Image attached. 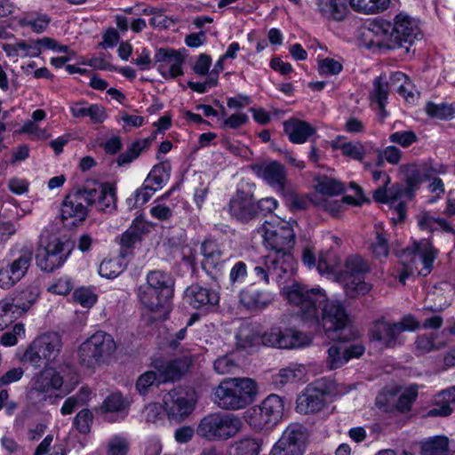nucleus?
Returning a JSON list of instances; mask_svg holds the SVG:
<instances>
[{"mask_svg":"<svg viewBox=\"0 0 455 455\" xmlns=\"http://www.w3.org/2000/svg\"><path fill=\"white\" fill-rule=\"evenodd\" d=\"M281 293L290 305L298 308V314L307 324L316 331L323 329L332 339H341L338 333L345 331L350 323L341 302L328 299L321 289H309L299 283L283 287Z\"/></svg>","mask_w":455,"mask_h":455,"instance_id":"obj_1","label":"nucleus"},{"mask_svg":"<svg viewBox=\"0 0 455 455\" xmlns=\"http://www.w3.org/2000/svg\"><path fill=\"white\" fill-rule=\"evenodd\" d=\"M317 270L321 275L338 281L349 297L364 295L371 290V285L364 281V275L370 270L369 265L359 255L348 256L341 266L333 251L322 253L317 260Z\"/></svg>","mask_w":455,"mask_h":455,"instance_id":"obj_2","label":"nucleus"},{"mask_svg":"<svg viewBox=\"0 0 455 455\" xmlns=\"http://www.w3.org/2000/svg\"><path fill=\"white\" fill-rule=\"evenodd\" d=\"M263 237L266 247L270 249L268 254H276L277 259L283 261L284 271H294L296 262L291 250L295 244V233L292 224L283 220L274 218L258 229Z\"/></svg>","mask_w":455,"mask_h":455,"instance_id":"obj_3","label":"nucleus"},{"mask_svg":"<svg viewBox=\"0 0 455 455\" xmlns=\"http://www.w3.org/2000/svg\"><path fill=\"white\" fill-rule=\"evenodd\" d=\"M191 364L192 359L188 355L172 360L155 358L150 363V370L138 377L135 387L140 395H145L154 386L180 379Z\"/></svg>","mask_w":455,"mask_h":455,"instance_id":"obj_4","label":"nucleus"},{"mask_svg":"<svg viewBox=\"0 0 455 455\" xmlns=\"http://www.w3.org/2000/svg\"><path fill=\"white\" fill-rule=\"evenodd\" d=\"M258 391L250 378L224 379L212 391V401L220 409L237 411L252 403Z\"/></svg>","mask_w":455,"mask_h":455,"instance_id":"obj_5","label":"nucleus"},{"mask_svg":"<svg viewBox=\"0 0 455 455\" xmlns=\"http://www.w3.org/2000/svg\"><path fill=\"white\" fill-rule=\"evenodd\" d=\"M34 259L33 246L16 243L5 259L0 260V289L8 291L20 283L28 273Z\"/></svg>","mask_w":455,"mask_h":455,"instance_id":"obj_6","label":"nucleus"},{"mask_svg":"<svg viewBox=\"0 0 455 455\" xmlns=\"http://www.w3.org/2000/svg\"><path fill=\"white\" fill-rule=\"evenodd\" d=\"M243 427L242 419L233 413L214 412L204 416L196 433L208 441H227L235 437Z\"/></svg>","mask_w":455,"mask_h":455,"instance_id":"obj_7","label":"nucleus"},{"mask_svg":"<svg viewBox=\"0 0 455 455\" xmlns=\"http://www.w3.org/2000/svg\"><path fill=\"white\" fill-rule=\"evenodd\" d=\"M116 350L113 337L107 332L97 331L80 345L78 359L84 366L93 368L108 363Z\"/></svg>","mask_w":455,"mask_h":455,"instance_id":"obj_8","label":"nucleus"},{"mask_svg":"<svg viewBox=\"0 0 455 455\" xmlns=\"http://www.w3.org/2000/svg\"><path fill=\"white\" fill-rule=\"evenodd\" d=\"M437 251L432 243L426 239L414 243L412 251L403 252V270L400 274L399 281L405 283L410 275L415 272L422 276L427 275L433 267Z\"/></svg>","mask_w":455,"mask_h":455,"instance_id":"obj_9","label":"nucleus"},{"mask_svg":"<svg viewBox=\"0 0 455 455\" xmlns=\"http://www.w3.org/2000/svg\"><path fill=\"white\" fill-rule=\"evenodd\" d=\"M70 253L67 242L56 235H40L36 260L43 271L51 272L61 267Z\"/></svg>","mask_w":455,"mask_h":455,"instance_id":"obj_10","label":"nucleus"},{"mask_svg":"<svg viewBox=\"0 0 455 455\" xmlns=\"http://www.w3.org/2000/svg\"><path fill=\"white\" fill-rule=\"evenodd\" d=\"M61 348V339L57 333H45L36 338L28 346L23 354L22 361L36 368L46 367L56 360Z\"/></svg>","mask_w":455,"mask_h":455,"instance_id":"obj_11","label":"nucleus"},{"mask_svg":"<svg viewBox=\"0 0 455 455\" xmlns=\"http://www.w3.org/2000/svg\"><path fill=\"white\" fill-rule=\"evenodd\" d=\"M76 378V370L71 365L45 368L34 378L30 395H36L39 400H44L49 393L60 389L64 382L75 381Z\"/></svg>","mask_w":455,"mask_h":455,"instance_id":"obj_12","label":"nucleus"},{"mask_svg":"<svg viewBox=\"0 0 455 455\" xmlns=\"http://www.w3.org/2000/svg\"><path fill=\"white\" fill-rule=\"evenodd\" d=\"M419 327V323L411 315H405L397 323H390L384 318L375 321L371 329V335L386 347H395L399 343V335L403 331H412Z\"/></svg>","mask_w":455,"mask_h":455,"instance_id":"obj_13","label":"nucleus"},{"mask_svg":"<svg viewBox=\"0 0 455 455\" xmlns=\"http://www.w3.org/2000/svg\"><path fill=\"white\" fill-rule=\"evenodd\" d=\"M2 49L9 58H36L44 50L58 52H67L68 50V46L60 45L56 40L47 36L3 44Z\"/></svg>","mask_w":455,"mask_h":455,"instance_id":"obj_14","label":"nucleus"},{"mask_svg":"<svg viewBox=\"0 0 455 455\" xmlns=\"http://www.w3.org/2000/svg\"><path fill=\"white\" fill-rule=\"evenodd\" d=\"M196 394L193 388L178 387L164 395V408L170 419L181 421L194 410Z\"/></svg>","mask_w":455,"mask_h":455,"instance_id":"obj_15","label":"nucleus"},{"mask_svg":"<svg viewBox=\"0 0 455 455\" xmlns=\"http://www.w3.org/2000/svg\"><path fill=\"white\" fill-rule=\"evenodd\" d=\"M307 434L299 424H291L273 445L269 455H304Z\"/></svg>","mask_w":455,"mask_h":455,"instance_id":"obj_16","label":"nucleus"},{"mask_svg":"<svg viewBox=\"0 0 455 455\" xmlns=\"http://www.w3.org/2000/svg\"><path fill=\"white\" fill-rule=\"evenodd\" d=\"M330 389L331 383L325 379H317L308 385L297 398V411L308 414L321 411L325 406L326 395Z\"/></svg>","mask_w":455,"mask_h":455,"instance_id":"obj_17","label":"nucleus"},{"mask_svg":"<svg viewBox=\"0 0 455 455\" xmlns=\"http://www.w3.org/2000/svg\"><path fill=\"white\" fill-rule=\"evenodd\" d=\"M84 191L68 195L61 205V219L65 226L75 227L84 222L88 214V204Z\"/></svg>","mask_w":455,"mask_h":455,"instance_id":"obj_18","label":"nucleus"},{"mask_svg":"<svg viewBox=\"0 0 455 455\" xmlns=\"http://www.w3.org/2000/svg\"><path fill=\"white\" fill-rule=\"evenodd\" d=\"M392 24V36L395 46L412 44L420 36L419 21L405 12L395 15Z\"/></svg>","mask_w":455,"mask_h":455,"instance_id":"obj_19","label":"nucleus"},{"mask_svg":"<svg viewBox=\"0 0 455 455\" xmlns=\"http://www.w3.org/2000/svg\"><path fill=\"white\" fill-rule=\"evenodd\" d=\"M258 177L262 179L279 194H284L288 187L287 172L283 164L276 161H266L252 167Z\"/></svg>","mask_w":455,"mask_h":455,"instance_id":"obj_20","label":"nucleus"},{"mask_svg":"<svg viewBox=\"0 0 455 455\" xmlns=\"http://www.w3.org/2000/svg\"><path fill=\"white\" fill-rule=\"evenodd\" d=\"M157 70L164 79L183 75L184 57L177 51L160 48L155 54Z\"/></svg>","mask_w":455,"mask_h":455,"instance_id":"obj_21","label":"nucleus"},{"mask_svg":"<svg viewBox=\"0 0 455 455\" xmlns=\"http://www.w3.org/2000/svg\"><path fill=\"white\" fill-rule=\"evenodd\" d=\"M283 261L277 259L276 254H267L261 258L254 267L255 276L265 284H269L270 278L280 283L285 277H291L294 271H284Z\"/></svg>","mask_w":455,"mask_h":455,"instance_id":"obj_22","label":"nucleus"},{"mask_svg":"<svg viewBox=\"0 0 455 455\" xmlns=\"http://www.w3.org/2000/svg\"><path fill=\"white\" fill-rule=\"evenodd\" d=\"M87 197L88 206H94L102 212H112L116 207V188L109 183H105L94 188L84 189Z\"/></svg>","mask_w":455,"mask_h":455,"instance_id":"obj_23","label":"nucleus"},{"mask_svg":"<svg viewBox=\"0 0 455 455\" xmlns=\"http://www.w3.org/2000/svg\"><path fill=\"white\" fill-rule=\"evenodd\" d=\"M398 172L407 185V188H403L402 199H411L419 185L430 177V170L424 164L411 163L402 164L398 169Z\"/></svg>","mask_w":455,"mask_h":455,"instance_id":"obj_24","label":"nucleus"},{"mask_svg":"<svg viewBox=\"0 0 455 455\" xmlns=\"http://www.w3.org/2000/svg\"><path fill=\"white\" fill-rule=\"evenodd\" d=\"M371 174L373 181L380 182L379 188L373 193V198L375 201L383 204H393L395 201L402 199V194L403 193L402 186L395 184L390 188H387L391 181L388 174L377 169L372 170Z\"/></svg>","mask_w":455,"mask_h":455,"instance_id":"obj_25","label":"nucleus"},{"mask_svg":"<svg viewBox=\"0 0 455 455\" xmlns=\"http://www.w3.org/2000/svg\"><path fill=\"white\" fill-rule=\"evenodd\" d=\"M364 352V347L360 344L349 347L341 344H332L327 351L326 365L330 370L342 367L352 358L360 357Z\"/></svg>","mask_w":455,"mask_h":455,"instance_id":"obj_26","label":"nucleus"},{"mask_svg":"<svg viewBox=\"0 0 455 455\" xmlns=\"http://www.w3.org/2000/svg\"><path fill=\"white\" fill-rule=\"evenodd\" d=\"M200 250L204 256L203 269L212 276L216 275L220 272L225 262L220 244L216 241L207 240L202 243Z\"/></svg>","mask_w":455,"mask_h":455,"instance_id":"obj_27","label":"nucleus"},{"mask_svg":"<svg viewBox=\"0 0 455 455\" xmlns=\"http://www.w3.org/2000/svg\"><path fill=\"white\" fill-rule=\"evenodd\" d=\"M232 217L247 221L257 214V206L251 193L238 190L228 204Z\"/></svg>","mask_w":455,"mask_h":455,"instance_id":"obj_28","label":"nucleus"},{"mask_svg":"<svg viewBox=\"0 0 455 455\" xmlns=\"http://www.w3.org/2000/svg\"><path fill=\"white\" fill-rule=\"evenodd\" d=\"M370 46L395 49L392 36V24L387 21L374 22L363 32Z\"/></svg>","mask_w":455,"mask_h":455,"instance_id":"obj_29","label":"nucleus"},{"mask_svg":"<svg viewBox=\"0 0 455 455\" xmlns=\"http://www.w3.org/2000/svg\"><path fill=\"white\" fill-rule=\"evenodd\" d=\"M186 301L195 308H208L219 303V293L199 284H192L185 291Z\"/></svg>","mask_w":455,"mask_h":455,"instance_id":"obj_30","label":"nucleus"},{"mask_svg":"<svg viewBox=\"0 0 455 455\" xmlns=\"http://www.w3.org/2000/svg\"><path fill=\"white\" fill-rule=\"evenodd\" d=\"M274 300V295L266 290H260L253 286H247L241 290L239 301L246 308L251 310H261L266 308Z\"/></svg>","mask_w":455,"mask_h":455,"instance_id":"obj_31","label":"nucleus"},{"mask_svg":"<svg viewBox=\"0 0 455 455\" xmlns=\"http://www.w3.org/2000/svg\"><path fill=\"white\" fill-rule=\"evenodd\" d=\"M69 110L74 117H89L91 122L95 124H102L108 118L107 109L103 106L89 104L85 100L72 102Z\"/></svg>","mask_w":455,"mask_h":455,"instance_id":"obj_32","label":"nucleus"},{"mask_svg":"<svg viewBox=\"0 0 455 455\" xmlns=\"http://www.w3.org/2000/svg\"><path fill=\"white\" fill-rule=\"evenodd\" d=\"M283 130L291 142L303 144L315 132V129L307 122L290 118L283 123Z\"/></svg>","mask_w":455,"mask_h":455,"instance_id":"obj_33","label":"nucleus"},{"mask_svg":"<svg viewBox=\"0 0 455 455\" xmlns=\"http://www.w3.org/2000/svg\"><path fill=\"white\" fill-rule=\"evenodd\" d=\"M306 374L307 369L304 364L291 363L273 376L272 383L275 388H282L288 383L302 379Z\"/></svg>","mask_w":455,"mask_h":455,"instance_id":"obj_34","label":"nucleus"},{"mask_svg":"<svg viewBox=\"0 0 455 455\" xmlns=\"http://www.w3.org/2000/svg\"><path fill=\"white\" fill-rule=\"evenodd\" d=\"M40 295V289L36 283H29L14 291L12 300L21 310L27 312L30 307L37 300Z\"/></svg>","mask_w":455,"mask_h":455,"instance_id":"obj_35","label":"nucleus"},{"mask_svg":"<svg viewBox=\"0 0 455 455\" xmlns=\"http://www.w3.org/2000/svg\"><path fill=\"white\" fill-rule=\"evenodd\" d=\"M138 297L140 303L150 312L157 313L164 308L170 299L164 297L159 292L142 285L139 288Z\"/></svg>","mask_w":455,"mask_h":455,"instance_id":"obj_36","label":"nucleus"},{"mask_svg":"<svg viewBox=\"0 0 455 455\" xmlns=\"http://www.w3.org/2000/svg\"><path fill=\"white\" fill-rule=\"evenodd\" d=\"M235 337L237 346L243 349H252L261 344L259 330L251 323L242 324Z\"/></svg>","mask_w":455,"mask_h":455,"instance_id":"obj_37","label":"nucleus"},{"mask_svg":"<svg viewBox=\"0 0 455 455\" xmlns=\"http://www.w3.org/2000/svg\"><path fill=\"white\" fill-rule=\"evenodd\" d=\"M318 12L328 20H341L347 13L345 0H317Z\"/></svg>","mask_w":455,"mask_h":455,"instance_id":"obj_38","label":"nucleus"},{"mask_svg":"<svg viewBox=\"0 0 455 455\" xmlns=\"http://www.w3.org/2000/svg\"><path fill=\"white\" fill-rule=\"evenodd\" d=\"M145 285L168 299L172 296V280L164 272L150 271L147 275V284Z\"/></svg>","mask_w":455,"mask_h":455,"instance_id":"obj_39","label":"nucleus"},{"mask_svg":"<svg viewBox=\"0 0 455 455\" xmlns=\"http://www.w3.org/2000/svg\"><path fill=\"white\" fill-rule=\"evenodd\" d=\"M437 402L443 403L427 412L428 417H445L451 413V404L455 405V386L440 392L437 395Z\"/></svg>","mask_w":455,"mask_h":455,"instance_id":"obj_40","label":"nucleus"},{"mask_svg":"<svg viewBox=\"0 0 455 455\" xmlns=\"http://www.w3.org/2000/svg\"><path fill=\"white\" fill-rule=\"evenodd\" d=\"M449 439L443 435L428 437L421 442L422 455H448Z\"/></svg>","mask_w":455,"mask_h":455,"instance_id":"obj_41","label":"nucleus"},{"mask_svg":"<svg viewBox=\"0 0 455 455\" xmlns=\"http://www.w3.org/2000/svg\"><path fill=\"white\" fill-rule=\"evenodd\" d=\"M260 443L258 439L246 436L233 442L229 447L230 455H259Z\"/></svg>","mask_w":455,"mask_h":455,"instance_id":"obj_42","label":"nucleus"},{"mask_svg":"<svg viewBox=\"0 0 455 455\" xmlns=\"http://www.w3.org/2000/svg\"><path fill=\"white\" fill-rule=\"evenodd\" d=\"M265 413L268 417L271 424L275 425L282 418L283 412V402L277 395H268L261 403Z\"/></svg>","mask_w":455,"mask_h":455,"instance_id":"obj_43","label":"nucleus"},{"mask_svg":"<svg viewBox=\"0 0 455 455\" xmlns=\"http://www.w3.org/2000/svg\"><path fill=\"white\" fill-rule=\"evenodd\" d=\"M23 312L16 306L11 298H5L0 300V331L4 330Z\"/></svg>","mask_w":455,"mask_h":455,"instance_id":"obj_44","label":"nucleus"},{"mask_svg":"<svg viewBox=\"0 0 455 455\" xmlns=\"http://www.w3.org/2000/svg\"><path fill=\"white\" fill-rule=\"evenodd\" d=\"M91 391L88 387H81L79 391L72 396L67 398L60 409L62 415H69L79 407L84 406L90 398Z\"/></svg>","mask_w":455,"mask_h":455,"instance_id":"obj_45","label":"nucleus"},{"mask_svg":"<svg viewBox=\"0 0 455 455\" xmlns=\"http://www.w3.org/2000/svg\"><path fill=\"white\" fill-rule=\"evenodd\" d=\"M244 418L247 423L256 430L273 426L260 404L248 409Z\"/></svg>","mask_w":455,"mask_h":455,"instance_id":"obj_46","label":"nucleus"},{"mask_svg":"<svg viewBox=\"0 0 455 455\" xmlns=\"http://www.w3.org/2000/svg\"><path fill=\"white\" fill-rule=\"evenodd\" d=\"M171 167L169 164H160L155 165L148 173L145 181L154 187L156 190L161 189L169 180Z\"/></svg>","mask_w":455,"mask_h":455,"instance_id":"obj_47","label":"nucleus"},{"mask_svg":"<svg viewBox=\"0 0 455 455\" xmlns=\"http://www.w3.org/2000/svg\"><path fill=\"white\" fill-rule=\"evenodd\" d=\"M389 91L388 84L382 76L374 79L371 99L373 103L377 104L380 111H384Z\"/></svg>","mask_w":455,"mask_h":455,"instance_id":"obj_48","label":"nucleus"},{"mask_svg":"<svg viewBox=\"0 0 455 455\" xmlns=\"http://www.w3.org/2000/svg\"><path fill=\"white\" fill-rule=\"evenodd\" d=\"M125 267L123 258L105 259L100 265L99 274L108 279L115 278L125 269Z\"/></svg>","mask_w":455,"mask_h":455,"instance_id":"obj_49","label":"nucleus"},{"mask_svg":"<svg viewBox=\"0 0 455 455\" xmlns=\"http://www.w3.org/2000/svg\"><path fill=\"white\" fill-rule=\"evenodd\" d=\"M349 2L357 12L375 13L387 9L390 0H349Z\"/></svg>","mask_w":455,"mask_h":455,"instance_id":"obj_50","label":"nucleus"},{"mask_svg":"<svg viewBox=\"0 0 455 455\" xmlns=\"http://www.w3.org/2000/svg\"><path fill=\"white\" fill-rule=\"evenodd\" d=\"M312 341V339L302 332L297 331L292 329H286L284 331L283 342L287 344L286 347H283V349H298L308 346Z\"/></svg>","mask_w":455,"mask_h":455,"instance_id":"obj_51","label":"nucleus"},{"mask_svg":"<svg viewBox=\"0 0 455 455\" xmlns=\"http://www.w3.org/2000/svg\"><path fill=\"white\" fill-rule=\"evenodd\" d=\"M146 231V225L141 220H135L132 225L122 235L121 243L132 247Z\"/></svg>","mask_w":455,"mask_h":455,"instance_id":"obj_52","label":"nucleus"},{"mask_svg":"<svg viewBox=\"0 0 455 455\" xmlns=\"http://www.w3.org/2000/svg\"><path fill=\"white\" fill-rule=\"evenodd\" d=\"M377 163L378 167H382L384 161H387L392 165H396L400 163L403 152L395 146H387L383 149L377 148Z\"/></svg>","mask_w":455,"mask_h":455,"instance_id":"obj_53","label":"nucleus"},{"mask_svg":"<svg viewBox=\"0 0 455 455\" xmlns=\"http://www.w3.org/2000/svg\"><path fill=\"white\" fill-rule=\"evenodd\" d=\"M334 149H339L346 156L355 160L362 161L365 155V149L360 142H344L335 141L332 144Z\"/></svg>","mask_w":455,"mask_h":455,"instance_id":"obj_54","label":"nucleus"},{"mask_svg":"<svg viewBox=\"0 0 455 455\" xmlns=\"http://www.w3.org/2000/svg\"><path fill=\"white\" fill-rule=\"evenodd\" d=\"M156 188L144 181L140 188L137 189L133 197L127 199V204L130 208H137L144 205L156 193Z\"/></svg>","mask_w":455,"mask_h":455,"instance_id":"obj_55","label":"nucleus"},{"mask_svg":"<svg viewBox=\"0 0 455 455\" xmlns=\"http://www.w3.org/2000/svg\"><path fill=\"white\" fill-rule=\"evenodd\" d=\"M426 112L433 117L447 119L455 117V103L435 104L428 102L426 105Z\"/></svg>","mask_w":455,"mask_h":455,"instance_id":"obj_56","label":"nucleus"},{"mask_svg":"<svg viewBox=\"0 0 455 455\" xmlns=\"http://www.w3.org/2000/svg\"><path fill=\"white\" fill-rule=\"evenodd\" d=\"M148 145V141L147 140H138L133 142L125 152L122 153L117 160L116 163L119 166H123L125 164H131L133 160H135L141 151L146 148Z\"/></svg>","mask_w":455,"mask_h":455,"instance_id":"obj_57","label":"nucleus"},{"mask_svg":"<svg viewBox=\"0 0 455 455\" xmlns=\"http://www.w3.org/2000/svg\"><path fill=\"white\" fill-rule=\"evenodd\" d=\"M284 331H282L279 327H272L262 335H260L261 344L264 346L282 348L286 347L287 344L283 342Z\"/></svg>","mask_w":455,"mask_h":455,"instance_id":"obj_58","label":"nucleus"},{"mask_svg":"<svg viewBox=\"0 0 455 455\" xmlns=\"http://www.w3.org/2000/svg\"><path fill=\"white\" fill-rule=\"evenodd\" d=\"M168 196H169V193L165 194L164 196H163L161 197L156 198L154 201V203L149 210L150 215L153 218H155L160 221H164V220H168L172 217V208L166 205L165 203L164 202V199L167 198Z\"/></svg>","mask_w":455,"mask_h":455,"instance_id":"obj_59","label":"nucleus"},{"mask_svg":"<svg viewBox=\"0 0 455 455\" xmlns=\"http://www.w3.org/2000/svg\"><path fill=\"white\" fill-rule=\"evenodd\" d=\"M281 195L286 198V203L292 211L305 210L313 203L307 196L297 194L288 187L285 188L284 194Z\"/></svg>","mask_w":455,"mask_h":455,"instance_id":"obj_60","label":"nucleus"},{"mask_svg":"<svg viewBox=\"0 0 455 455\" xmlns=\"http://www.w3.org/2000/svg\"><path fill=\"white\" fill-rule=\"evenodd\" d=\"M213 367L218 374L225 375L235 373L239 368V365L233 355L229 354L218 357L214 361Z\"/></svg>","mask_w":455,"mask_h":455,"instance_id":"obj_61","label":"nucleus"},{"mask_svg":"<svg viewBox=\"0 0 455 455\" xmlns=\"http://www.w3.org/2000/svg\"><path fill=\"white\" fill-rule=\"evenodd\" d=\"M437 334L420 335L416 339V348L420 354H426L433 350H438L445 347L443 342H435Z\"/></svg>","mask_w":455,"mask_h":455,"instance_id":"obj_62","label":"nucleus"},{"mask_svg":"<svg viewBox=\"0 0 455 455\" xmlns=\"http://www.w3.org/2000/svg\"><path fill=\"white\" fill-rule=\"evenodd\" d=\"M128 451L129 443L124 436L114 435L107 443L106 455H127Z\"/></svg>","mask_w":455,"mask_h":455,"instance_id":"obj_63","label":"nucleus"},{"mask_svg":"<svg viewBox=\"0 0 455 455\" xmlns=\"http://www.w3.org/2000/svg\"><path fill=\"white\" fill-rule=\"evenodd\" d=\"M313 204L319 209L328 212L333 216H337L343 207L341 201L336 200L331 196H315Z\"/></svg>","mask_w":455,"mask_h":455,"instance_id":"obj_64","label":"nucleus"}]
</instances>
